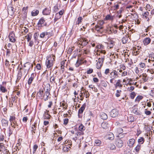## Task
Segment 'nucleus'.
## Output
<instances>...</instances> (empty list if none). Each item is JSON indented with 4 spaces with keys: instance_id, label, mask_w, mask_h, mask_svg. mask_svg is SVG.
Segmentation results:
<instances>
[{
    "instance_id": "nucleus-35",
    "label": "nucleus",
    "mask_w": 154,
    "mask_h": 154,
    "mask_svg": "<svg viewBox=\"0 0 154 154\" xmlns=\"http://www.w3.org/2000/svg\"><path fill=\"white\" fill-rule=\"evenodd\" d=\"M83 18L81 17H79L78 18V20L76 22V24L79 25V24L81 23L82 22V20Z\"/></svg>"
},
{
    "instance_id": "nucleus-58",
    "label": "nucleus",
    "mask_w": 154,
    "mask_h": 154,
    "mask_svg": "<svg viewBox=\"0 0 154 154\" xmlns=\"http://www.w3.org/2000/svg\"><path fill=\"white\" fill-rule=\"evenodd\" d=\"M36 67L37 68L38 70H40L41 69V65L40 64H37Z\"/></svg>"
},
{
    "instance_id": "nucleus-64",
    "label": "nucleus",
    "mask_w": 154,
    "mask_h": 154,
    "mask_svg": "<svg viewBox=\"0 0 154 154\" xmlns=\"http://www.w3.org/2000/svg\"><path fill=\"white\" fill-rule=\"evenodd\" d=\"M27 120H28V118H27V116H26V117H24L23 118V121L24 122H27Z\"/></svg>"
},
{
    "instance_id": "nucleus-39",
    "label": "nucleus",
    "mask_w": 154,
    "mask_h": 154,
    "mask_svg": "<svg viewBox=\"0 0 154 154\" xmlns=\"http://www.w3.org/2000/svg\"><path fill=\"white\" fill-rule=\"evenodd\" d=\"M4 144L2 143H0V151H2L4 149Z\"/></svg>"
},
{
    "instance_id": "nucleus-40",
    "label": "nucleus",
    "mask_w": 154,
    "mask_h": 154,
    "mask_svg": "<svg viewBox=\"0 0 154 154\" xmlns=\"http://www.w3.org/2000/svg\"><path fill=\"white\" fill-rule=\"evenodd\" d=\"M128 38L127 37H123L122 39V42L123 44L126 43L128 41Z\"/></svg>"
},
{
    "instance_id": "nucleus-21",
    "label": "nucleus",
    "mask_w": 154,
    "mask_h": 154,
    "mask_svg": "<svg viewBox=\"0 0 154 154\" xmlns=\"http://www.w3.org/2000/svg\"><path fill=\"white\" fill-rule=\"evenodd\" d=\"M145 141V139L144 138L141 137L139 138L138 140V142L139 144H138L140 145L142 144Z\"/></svg>"
},
{
    "instance_id": "nucleus-28",
    "label": "nucleus",
    "mask_w": 154,
    "mask_h": 154,
    "mask_svg": "<svg viewBox=\"0 0 154 154\" xmlns=\"http://www.w3.org/2000/svg\"><path fill=\"white\" fill-rule=\"evenodd\" d=\"M143 96H138L136 98L135 100V102H139L140 101L142 100L143 98Z\"/></svg>"
},
{
    "instance_id": "nucleus-9",
    "label": "nucleus",
    "mask_w": 154,
    "mask_h": 154,
    "mask_svg": "<svg viewBox=\"0 0 154 154\" xmlns=\"http://www.w3.org/2000/svg\"><path fill=\"white\" fill-rule=\"evenodd\" d=\"M8 36L10 41L11 42H14L16 41V39L15 38V35L14 33H10Z\"/></svg>"
},
{
    "instance_id": "nucleus-18",
    "label": "nucleus",
    "mask_w": 154,
    "mask_h": 154,
    "mask_svg": "<svg viewBox=\"0 0 154 154\" xmlns=\"http://www.w3.org/2000/svg\"><path fill=\"white\" fill-rule=\"evenodd\" d=\"M86 106V104L85 103H84L79 109L78 111L79 114H82L83 113Z\"/></svg>"
},
{
    "instance_id": "nucleus-14",
    "label": "nucleus",
    "mask_w": 154,
    "mask_h": 154,
    "mask_svg": "<svg viewBox=\"0 0 154 154\" xmlns=\"http://www.w3.org/2000/svg\"><path fill=\"white\" fill-rule=\"evenodd\" d=\"M100 54H99V56H101V59L102 60H104L105 56L104 54H105L106 52L105 50H99Z\"/></svg>"
},
{
    "instance_id": "nucleus-49",
    "label": "nucleus",
    "mask_w": 154,
    "mask_h": 154,
    "mask_svg": "<svg viewBox=\"0 0 154 154\" xmlns=\"http://www.w3.org/2000/svg\"><path fill=\"white\" fill-rule=\"evenodd\" d=\"M149 14V12L147 11H146L142 15L143 17L146 18L148 16Z\"/></svg>"
},
{
    "instance_id": "nucleus-20",
    "label": "nucleus",
    "mask_w": 154,
    "mask_h": 154,
    "mask_svg": "<svg viewBox=\"0 0 154 154\" xmlns=\"http://www.w3.org/2000/svg\"><path fill=\"white\" fill-rule=\"evenodd\" d=\"M9 121L10 122L12 123H13L15 121H16V117L14 116H10V118L9 119Z\"/></svg>"
},
{
    "instance_id": "nucleus-46",
    "label": "nucleus",
    "mask_w": 154,
    "mask_h": 154,
    "mask_svg": "<svg viewBox=\"0 0 154 154\" xmlns=\"http://www.w3.org/2000/svg\"><path fill=\"white\" fill-rule=\"evenodd\" d=\"M124 154H133L130 152V150L129 149H126L124 152Z\"/></svg>"
},
{
    "instance_id": "nucleus-13",
    "label": "nucleus",
    "mask_w": 154,
    "mask_h": 154,
    "mask_svg": "<svg viewBox=\"0 0 154 154\" xmlns=\"http://www.w3.org/2000/svg\"><path fill=\"white\" fill-rule=\"evenodd\" d=\"M1 122L2 125L4 128V129H5V128L8 127V121L5 119H2L1 121Z\"/></svg>"
},
{
    "instance_id": "nucleus-33",
    "label": "nucleus",
    "mask_w": 154,
    "mask_h": 154,
    "mask_svg": "<svg viewBox=\"0 0 154 154\" xmlns=\"http://www.w3.org/2000/svg\"><path fill=\"white\" fill-rule=\"evenodd\" d=\"M79 131H83L85 130V128L82 124H81L79 125Z\"/></svg>"
},
{
    "instance_id": "nucleus-54",
    "label": "nucleus",
    "mask_w": 154,
    "mask_h": 154,
    "mask_svg": "<svg viewBox=\"0 0 154 154\" xmlns=\"http://www.w3.org/2000/svg\"><path fill=\"white\" fill-rule=\"evenodd\" d=\"M124 137V135L123 134H119L118 136V138L121 139V138H123Z\"/></svg>"
},
{
    "instance_id": "nucleus-30",
    "label": "nucleus",
    "mask_w": 154,
    "mask_h": 154,
    "mask_svg": "<svg viewBox=\"0 0 154 154\" xmlns=\"http://www.w3.org/2000/svg\"><path fill=\"white\" fill-rule=\"evenodd\" d=\"M141 149V145L138 144L136 147L135 148V150L136 151V152L138 153Z\"/></svg>"
},
{
    "instance_id": "nucleus-5",
    "label": "nucleus",
    "mask_w": 154,
    "mask_h": 154,
    "mask_svg": "<svg viewBox=\"0 0 154 154\" xmlns=\"http://www.w3.org/2000/svg\"><path fill=\"white\" fill-rule=\"evenodd\" d=\"M50 58H48L46 62V65L47 68H50L53 65V60H54V57L53 58V60H51L50 59Z\"/></svg>"
},
{
    "instance_id": "nucleus-12",
    "label": "nucleus",
    "mask_w": 154,
    "mask_h": 154,
    "mask_svg": "<svg viewBox=\"0 0 154 154\" xmlns=\"http://www.w3.org/2000/svg\"><path fill=\"white\" fill-rule=\"evenodd\" d=\"M135 143V140L134 139H130L128 143V146L130 147H133Z\"/></svg>"
},
{
    "instance_id": "nucleus-44",
    "label": "nucleus",
    "mask_w": 154,
    "mask_h": 154,
    "mask_svg": "<svg viewBox=\"0 0 154 154\" xmlns=\"http://www.w3.org/2000/svg\"><path fill=\"white\" fill-rule=\"evenodd\" d=\"M136 96V94L134 92H132L131 93L130 97L131 99H134Z\"/></svg>"
},
{
    "instance_id": "nucleus-8",
    "label": "nucleus",
    "mask_w": 154,
    "mask_h": 154,
    "mask_svg": "<svg viewBox=\"0 0 154 154\" xmlns=\"http://www.w3.org/2000/svg\"><path fill=\"white\" fill-rule=\"evenodd\" d=\"M51 8L50 7L45 8L42 11L43 14L45 15H49L51 12Z\"/></svg>"
},
{
    "instance_id": "nucleus-45",
    "label": "nucleus",
    "mask_w": 154,
    "mask_h": 154,
    "mask_svg": "<svg viewBox=\"0 0 154 154\" xmlns=\"http://www.w3.org/2000/svg\"><path fill=\"white\" fill-rule=\"evenodd\" d=\"M69 122V119L67 118L64 119L63 120V124L66 125Z\"/></svg>"
},
{
    "instance_id": "nucleus-7",
    "label": "nucleus",
    "mask_w": 154,
    "mask_h": 154,
    "mask_svg": "<svg viewBox=\"0 0 154 154\" xmlns=\"http://www.w3.org/2000/svg\"><path fill=\"white\" fill-rule=\"evenodd\" d=\"M117 72L114 70L110 73V78L111 79H115L118 77Z\"/></svg>"
},
{
    "instance_id": "nucleus-37",
    "label": "nucleus",
    "mask_w": 154,
    "mask_h": 154,
    "mask_svg": "<svg viewBox=\"0 0 154 154\" xmlns=\"http://www.w3.org/2000/svg\"><path fill=\"white\" fill-rule=\"evenodd\" d=\"M95 142L97 146H100L101 143V141L100 140L98 139L96 140L95 141Z\"/></svg>"
},
{
    "instance_id": "nucleus-19",
    "label": "nucleus",
    "mask_w": 154,
    "mask_h": 154,
    "mask_svg": "<svg viewBox=\"0 0 154 154\" xmlns=\"http://www.w3.org/2000/svg\"><path fill=\"white\" fill-rule=\"evenodd\" d=\"M32 65V63L29 62H27L25 64L24 66V67L26 68V69L29 70L30 69L31 66Z\"/></svg>"
},
{
    "instance_id": "nucleus-42",
    "label": "nucleus",
    "mask_w": 154,
    "mask_h": 154,
    "mask_svg": "<svg viewBox=\"0 0 154 154\" xmlns=\"http://www.w3.org/2000/svg\"><path fill=\"white\" fill-rule=\"evenodd\" d=\"M121 91V90H117L116 91V93L115 94L116 96L117 97H119L120 96V93Z\"/></svg>"
},
{
    "instance_id": "nucleus-29",
    "label": "nucleus",
    "mask_w": 154,
    "mask_h": 154,
    "mask_svg": "<svg viewBox=\"0 0 154 154\" xmlns=\"http://www.w3.org/2000/svg\"><path fill=\"white\" fill-rule=\"evenodd\" d=\"M27 7H24L23 8L22 10V13L24 14V16H26L27 13Z\"/></svg>"
},
{
    "instance_id": "nucleus-57",
    "label": "nucleus",
    "mask_w": 154,
    "mask_h": 154,
    "mask_svg": "<svg viewBox=\"0 0 154 154\" xmlns=\"http://www.w3.org/2000/svg\"><path fill=\"white\" fill-rule=\"evenodd\" d=\"M22 75L21 74H19L17 76V79L16 81V82L18 81L21 78Z\"/></svg>"
},
{
    "instance_id": "nucleus-15",
    "label": "nucleus",
    "mask_w": 154,
    "mask_h": 154,
    "mask_svg": "<svg viewBox=\"0 0 154 154\" xmlns=\"http://www.w3.org/2000/svg\"><path fill=\"white\" fill-rule=\"evenodd\" d=\"M45 21V20L44 17H42L41 18L39 19V20L38 23V27H42V24H43L44 23Z\"/></svg>"
},
{
    "instance_id": "nucleus-52",
    "label": "nucleus",
    "mask_w": 154,
    "mask_h": 154,
    "mask_svg": "<svg viewBox=\"0 0 154 154\" xmlns=\"http://www.w3.org/2000/svg\"><path fill=\"white\" fill-rule=\"evenodd\" d=\"M62 106L63 107V109H67V107L68 106L67 105H65V104L64 103H62L61 105L60 106Z\"/></svg>"
},
{
    "instance_id": "nucleus-26",
    "label": "nucleus",
    "mask_w": 154,
    "mask_h": 154,
    "mask_svg": "<svg viewBox=\"0 0 154 154\" xmlns=\"http://www.w3.org/2000/svg\"><path fill=\"white\" fill-rule=\"evenodd\" d=\"M108 147L111 150L115 149L116 148L115 146L113 143H110L109 144Z\"/></svg>"
},
{
    "instance_id": "nucleus-22",
    "label": "nucleus",
    "mask_w": 154,
    "mask_h": 154,
    "mask_svg": "<svg viewBox=\"0 0 154 154\" xmlns=\"http://www.w3.org/2000/svg\"><path fill=\"white\" fill-rule=\"evenodd\" d=\"M102 127L105 129H106L108 128V124L106 122H103L101 125Z\"/></svg>"
},
{
    "instance_id": "nucleus-50",
    "label": "nucleus",
    "mask_w": 154,
    "mask_h": 154,
    "mask_svg": "<svg viewBox=\"0 0 154 154\" xmlns=\"http://www.w3.org/2000/svg\"><path fill=\"white\" fill-rule=\"evenodd\" d=\"M146 75H143V79L144 82H146L147 80V79L146 78Z\"/></svg>"
},
{
    "instance_id": "nucleus-25",
    "label": "nucleus",
    "mask_w": 154,
    "mask_h": 154,
    "mask_svg": "<svg viewBox=\"0 0 154 154\" xmlns=\"http://www.w3.org/2000/svg\"><path fill=\"white\" fill-rule=\"evenodd\" d=\"M39 13V11L38 10H33L31 12L32 15L33 16H35L37 15Z\"/></svg>"
},
{
    "instance_id": "nucleus-1",
    "label": "nucleus",
    "mask_w": 154,
    "mask_h": 154,
    "mask_svg": "<svg viewBox=\"0 0 154 154\" xmlns=\"http://www.w3.org/2000/svg\"><path fill=\"white\" fill-rule=\"evenodd\" d=\"M123 141L119 138L115 140V144L118 148H121L123 145Z\"/></svg>"
},
{
    "instance_id": "nucleus-43",
    "label": "nucleus",
    "mask_w": 154,
    "mask_h": 154,
    "mask_svg": "<svg viewBox=\"0 0 154 154\" xmlns=\"http://www.w3.org/2000/svg\"><path fill=\"white\" fill-rule=\"evenodd\" d=\"M115 87L116 88H117L118 87L119 88H122V85L120 84V83H116L115 84Z\"/></svg>"
},
{
    "instance_id": "nucleus-16",
    "label": "nucleus",
    "mask_w": 154,
    "mask_h": 154,
    "mask_svg": "<svg viewBox=\"0 0 154 154\" xmlns=\"http://www.w3.org/2000/svg\"><path fill=\"white\" fill-rule=\"evenodd\" d=\"M151 41V39L149 37H147L144 39L143 42L144 45H146L150 43Z\"/></svg>"
},
{
    "instance_id": "nucleus-53",
    "label": "nucleus",
    "mask_w": 154,
    "mask_h": 154,
    "mask_svg": "<svg viewBox=\"0 0 154 154\" xmlns=\"http://www.w3.org/2000/svg\"><path fill=\"white\" fill-rule=\"evenodd\" d=\"M39 35V34L38 33L36 32L34 34V38L35 40H36L37 39V38L38 37Z\"/></svg>"
},
{
    "instance_id": "nucleus-4",
    "label": "nucleus",
    "mask_w": 154,
    "mask_h": 154,
    "mask_svg": "<svg viewBox=\"0 0 154 154\" xmlns=\"http://www.w3.org/2000/svg\"><path fill=\"white\" fill-rule=\"evenodd\" d=\"M16 10L12 6H10L8 7V14L11 16H13L14 15V12Z\"/></svg>"
},
{
    "instance_id": "nucleus-55",
    "label": "nucleus",
    "mask_w": 154,
    "mask_h": 154,
    "mask_svg": "<svg viewBox=\"0 0 154 154\" xmlns=\"http://www.w3.org/2000/svg\"><path fill=\"white\" fill-rule=\"evenodd\" d=\"M5 137L4 135L2 134L0 136V141H3Z\"/></svg>"
},
{
    "instance_id": "nucleus-17",
    "label": "nucleus",
    "mask_w": 154,
    "mask_h": 154,
    "mask_svg": "<svg viewBox=\"0 0 154 154\" xmlns=\"http://www.w3.org/2000/svg\"><path fill=\"white\" fill-rule=\"evenodd\" d=\"M95 29L99 33L100 32L101 33H102L103 32V27L102 26H99V25H97L95 26Z\"/></svg>"
},
{
    "instance_id": "nucleus-61",
    "label": "nucleus",
    "mask_w": 154,
    "mask_h": 154,
    "mask_svg": "<svg viewBox=\"0 0 154 154\" xmlns=\"http://www.w3.org/2000/svg\"><path fill=\"white\" fill-rule=\"evenodd\" d=\"M45 32H43L40 34V37L41 38H44L45 37Z\"/></svg>"
},
{
    "instance_id": "nucleus-63",
    "label": "nucleus",
    "mask_w": 154,
    "mask_h": 154,
    "mask_svg": "<svg viewBox=\"0 0 154 154\" xmlns=\"http://www.w3.org/2000/svg\"><path fill=\"white\" fill-rule=\"evenodd\" d=\"M148 71H149V72L151 74H154V69H148Z\"/></svg>"
},
{
    "instance_id": "nucleus-6",
    "label": "nucleus",
    "mask_w": 154,
    "mask_h": 154,
    "mask_svg": "<svg viewBox=\"0 0 154 154\" xmlns=\"http://www.w3.org/2000/svg\"><path fill=\"white\" fill-rule=\"evenodd\" d=\"M50 94V90L48 89H47L46 91L44 93L43 96V99L45 101H46L48 100L49 95Z\"/></svg>"
},
{
    "instance_id": "nucleus-10",
    "label": "nucleus",
    "mask_w": 154,
    "mask_h": 154,
    "mask_svg": "<svg viewBox=\"0 0 154 154\" xmlns=\"http://www.w3.org/2000/svg\"><path fill=\"white\" fill-rule=\"evenodd\" d=\"M35 76V74L33 73L31 74L30 77L29 78L28 81V85H30L31 84L32 82L33 81Z\"/></svg>"
},
{
    "instance_id": "nucleus-41",
    "label": "nucleus",
    "mask_w": 154,
    "mask_h": 154,
    "mask_svg": "<svg viewBox=\"0 0 154 154\" xmlns=\"http://www.w3.org/2000/svg\"><path fill=\"white\" fill-rule=\"evenodd\" d=\"M59 10V9L58 8V6L57 5H55L54 7L53 11L54 13H56Z\"/></svg>"
},
{
    "instance_id": "nucleus-34",
    "label": "nucleus",
    "mask_w": 154,
    "mask_h": 154,
    "mask_svg": "<svg viewBox=\"0 0 154 154\" xmlns=\"http://www.w3.org/2000/svg\"><path fill=\"white\" fill-rule=\"evenodd\" d=\"M0 89L1 91L3 93H5L7 91V90L5 88L4 86H2L1 85H0Z\"/></svg>"
},
{
    "instance_id": "nucleus-31",
    "label": "nucleus",
    "mask_w": 154,
    "mask_h": 154,
    "mask_svg": "<svg viewBox=\"0 0 154 154\" xmlns=\"http://www.w3.org/2000/svg\"><path fill=\"white\" fill-rule=\"evenodd\" d=\"M103 63H100V62H97L96 64V66L97 68L98 69H100L101 67L103 65Z\"/></svg>"
},
{
    "instance_id": "nucleus-60",
    "label": "nucleus",
    "mask_w": 154,
    "mask_h": 154,
    "mask_svg": "<svg viewBox=\"0 0 154 154\" xmlns=\"http://www.w3.org/2000/svg\"><path fill=\"white\" fill-rule=\"evenodd\" d=\"M13 133V131L11 130L10 128V127H9V137H10V135L12 134Z\"/></svg>"
},
{
    "instance_id": "nucleus-56",
    "label": "nucleus",
    "mask_w": 154,
    "mask_h": 154,
    "mask_svg": "<svg viewBox=\"0 0 154 154\" xmlns=\"http://www.w3.org/2000/svg\"><path fill=\"white\" fill-rule=\"evenodd\" d=\"M93 72V70L92 69H90L87 71V73L90 74L92 73Z\"/></svg>"
},
{
    "instance_id": "nucleus-59",
    "label": "nucleus",
    "mask_w": 154,
    "mask_h": 154,
    "mask_svg": "<svg viewBox=\"0 0 154 154\" xmlns=\"http://www.w3.org/2000/svg\"><path fill=\"white\" fill-rule=\"evenodd\" d=\"M10 51H9V50L8 49H7L6 55L9 57L10 56Z\"/></svg>"
},
{
    "instance_id": "nucleus-23",
    "label": "nucleus",
    "mask_w": 154,
    "mask_h": 154,
    "mask_svg": "<svg viewBox=\"0 0 154 154\" xmlns=\"http://www.w3.org/2000/svg\"><path fill=\"white\" fill-rule=\"evenodd\" d=\"M43 91L42 90V89H40L38 92L37 96V97L41 98L42 97V95H43Z\"/></svg>"
},
{
    "instance_id": "nucleus-27",
    "label": "nucleus",
    "mask_w": 154,
    "mask_h": 154,
    "mask_svg": "<svg viewBox=\"0 0 154 154\" xmlns=\"http://www.w3.org/2000/svg\"><path fill=\"white\" fill-rule=\"evenodd\" d=\"M114 135L112 133H110L108 136V139L110 140H112L114 139Z\"/></svg>"
},
{
    "instance_id": "nucleus-11",
    "label": "nucleus",
    "mask_w": 154,
    "mask_h": 154,
    "mask_svg": "<svg viewBox=\"0 0 154 154\" xmlns=\"http://www.w3.org/2000/svg\"><path fill=\"white\" fill-rule=\"evenodd\" d=\"M100 118L103 120H106L108 118L107 115L103 112H101L100 113Z\"/></svg>"
},
{
    "instance_id": "nucleus-47",
    "label": "nucleus",
    "mask_w": 154,
    "mask_h": 154,
    "mask_svg": "<svg viewBox=\"0 0 154 154\" xmlns=\"http://www.w3.org/2000/svg\"><path fill=\"white\" fill-rule=\"evenodd\" d=\"M83 50L84 51L83 53L85 54H88L89 52V50L88 49H85L84 48L83 49Z\"/></svg>"
},
{
    "instance_id": "nucleus-62",
    "label": "nucleus",
    "mask_w": 154,
    "mask_h": 154,
    "mask_svg": "<svg viewBox=\"0 0 154 154\" xmlns=\"http://www.w3.org/2000/svg\"><path fill=\"white\" fill-rule=\"evenodd\" d=\"M140 66L141 68H143L145 66V64L144 63H141L140 64Z\"/></svg>"
},
{
    "instance_id": "nucleus-48",
    "label": "nucleus",
    "mask_w": 154,
    "mask_h": 154,
    "mask_svg": "<svg viewBox=\"0 0 154 154\" xmlns=\"http://www.w3.org/2000/svg\"><path fill=\"white\" fill-rule=\"evenodd\" d=\"M55 77L54 75H53V76H51L50 78V80L51 82V83H53L54 82V83H55Z\"/></svg>"
},
{
    "instance_id": "nucleus-36",
    "label": "nucleus",
    "mask_w": 154,
    "mask_h": 154,
    "mask_svg": "<svg viewBox=\"0 0 154 154\" xmlns=\"http://www.w3.org/2000/svg\"><path fill=\"white\" fill-rule=\"evenodd\" d=\"M33 154H34L35 153L37 149L38 148V146L37 144L34 145L33 146Z\"/></svg>"
},
{
    "instance_id": "nucleus-3",
    "label": "nucleus",
    "mask_w": 154,
    "mask_h": 154,
    "mask_svg": "<svg viewBox=\"0 0 154 154\" xmlns=\"http://www.w3.org/2000/svg\"><path fill=\"white\" fill-rule=\"evenodd\" d=\"M119 112L116 109H112L110 112V116L113 118L116 117L119 114Z\"/></svg>"
},
{
    "instance_id": "nucleus-24",
    "label": "nucleus",
    "mask_w": 154,
    "mask_h": 154,
    "mask_svg": "<svg viewBox=\"0 0 154 154\" xmlns=\"http://www.w3.org/2000/svg\"><path fill=\"white\" fill-rule=\"evenodd\" d=\"M114 16H112L110 15H107L105 17L106 20H112L114 19Z\"/></svg>"
},
{
    "instance_id": "nucleus-2",
    "label": "nucleus",
    "mask_w": 154,
    "mask_h": 154,
    "mask_svg": "<svg viewBox=\"0 0 154 154\" xmlns=\"http://www.w3.org/2000/svg\"><path fill=\"white\" fill-rule=\"evenodd\" d=\"M79 41V44L83 46H85L88 43V40L84 38H81Z\"/></svg>"
},
{
    "instance_id": "nucleus-38",
    "label": "nucleus",
    "mask_w": 154,
    "mask_h": 154,
    "mask_svg": "<svg viewBox=\"0 0 154 154\" xmlns=\"http://www.w3.org/2000/svg\"><path fill=\"white\" fill-rule=\"evenodd\" d=\"M128 120L129 122H132L134 121V118L133 116H130L128 117Z\"/></svg>"
},
{
    "instance_id": "nucleus-32",
    "label": "nucleus",
    "mask_w": 154,
    "mask_h": 154,
    "mask_svg": "<svg viewBox=\"0 0 154 154\" xmlns=\"http://www.w3.org/2000/svg\"><path fill=\"white\" fill-rule=\"evenodd\" d=\"M132 112L136 115H139L140 114L139 111H138L137 108H134L133 109Z\"/></svg>"
},
{
    "instance_id": "nucleus-51",
    "label": "nucleus",
    "mask_w": 154,
    "mask_h": 154,
    "mask_svg": "<svg viewBox=\"0 0 154 154\" xmlns=\"http://www.w3.org/2000/svg\"><path fill=\"white\" fill-rule=\"evenodd\" d=\"M151 112L150 111L147 110L146 109H145V113L147 115H149L151 114Z\"/></svg>"
}]
</instances>
